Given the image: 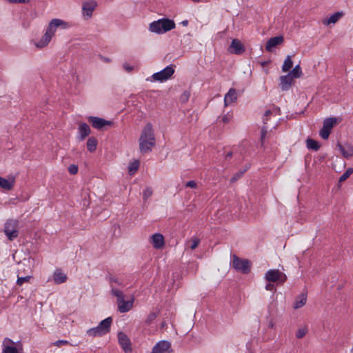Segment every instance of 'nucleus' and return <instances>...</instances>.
I'll return each mask as SVG.
<instances>
[{
	"label": "nucleus",
	"instance_id": "obj_1",
	"mask_svg": "<svg viewBox=\"0 0 353 353\" xmlns=\"http://www.w3.org/2000/svg\"><path fill=\"white\" fill-rule=\"evenodd\" d=\"M156 144L154 131L152 124L148 123L141 130L139 139L141 153L146 154L152 151Z\"/></svg>",
	"mask_w": 353,
	"mask_h": 353
},
{
	"label": "nucleus",
	"instance_id": "obj_2",
	"mask_svg": "<svg viewBox=\"0 0 353 353\" xmlns=\"http://www.w3.org/2000/svg\"><path fill=\"white\" fill-rule=\"evenodd\" d=\"M175 28L174 21L169 19H161L150 24L149 30L159 34H164Z\"/></svg>",
	"mask_w": 353,
	"mask_h": 353
},
{
	"label": "nucleus",
	"instance_id": "obj_3",
	"mask_svg": "<svg viewBox=\"0 0 353 353\" xmlns=\"http://www.w3.org/2000/svg\"><path fill=\"white\" fill-rule=\"evenodd\" d=\"M112 293L117 297V303L118 305V310L121 313H125L130 311L133 307L134 298L132 296L129 300H125L124 294L119 290L112 288Z\"/></svg>",
	"mask_w": 353,
	"mask_h": 353
},
{
	"label": "nucleus",
	"instance_id": "obj_4",
	"mask_svg": "<svg viewBox=\"0 0 353 353\" xmlns=\"http://www.w3.org/2000/svg\"><path fill=\"white\" fill-rule=\"evenodd\" d=\"M2 353H23V344L6 337L2 342Z\"/></svg>",
	"mask_w": 353,
	"mask_h": 353
},
{
	"label": "nucleus",
	"instance_id": "obj_5",
	"mask_svg": "<svg viewBox=\"0 0 353 353\" xmlns=\"http://www.w3.org/2000/svg\"><path fill=\"white\" fill-rule=\"evenodd\" d=\"M232 267L243 274H248L250 272V263L247 259H242L236 255L233 254L231 260Z\"/></svg>",
	"mask_w": 353,
	"mask_h": 353
},
{
	"label": "nucleus",
	"instance_id": "obj_6",
	"mask_svg": "<svg viewBox=\"0 0 353 353\" xmlns=\"http://www.w3.org/2000/svg\"><path fill=\"white\" fill-rule=\"evenodd\" d=\"M174 73V68L171 65H168L163 70L152 74L153 81L163 82L170 79Z\"/></svg>",
	"mask_w": 353,
	"mask_h": 353
},
{
	"label": "nucleus",
	"instance_id": "obj_7",
	"mask_svg": "<svg viewBox=\"0 0 353 353\" xmlns=\"http://www.w3.org/2000/svg\"><path fill=\"white\" fill-rule=\"evenodd\" d=\"M265 279L269 282H279L283 283L286 279V275L279 270H270L265 274Z\"/></svg>",
	"mask_w": 353,
	"mask_h": 353
},
{
	"label": "nucleus",
	"instance_id": "obj_8",
	"mask_svg": "<svg viewBox=\"0 0 353 353\" xmlns=\"http://www.w3.org/2000/svg\"><path fill=\"white\" fill-rule=\"evenodd\" d=\"M17 221L15 220H9L5 223L4 232L8 239L12 241L18 236Z\"/></svg>",
	"mask_w": 353,
	"mask_h": 353
},
{
	"label": "nucleus",
	"instance_id": "obj_9",
	"mask_svg": "<svg viewBox=\"0 0 353 353\" xmlns=\"http://www.w3.org/2000/svg\"><path fill=\"white\" fill-rule=\"evenodd\" d=\"M97 6V3L94 0L85 1L82 5V15L85 19L91 18L93 11Z\"/></svg>",
	"mask_w": 353,
	"mask_h": 353
},
{
	"label": "nucleus",
	"instance_id": "obj_10",
	"mask_svg": "<svg viewBox=\"0 0 353 353\" xmlns=\"http://www.w3.org/2000/svg\"><path fill=\"white\" fill-rule=\"evenodd\" d=\"M58 28L65 29L68 28V24L63 20L59 19H54L50 21L46 30L50 33L52 35L54 36Z\"/></svg>",
	"mask_w": 353,
	"mask_h": 353
},
{
	"label": "nucleus",
	"instance_id": "obj_11",
	"mask_svg": "<svg viewBox=\"0 0 353 353\" xmlns=\"http://www.w3.org/2000/svg\"><path fill=\"white\" fill-rule=\"evenodd\" d=\"M171 343L168 341H160L152 348L150 353H171Z\"/></svg>",
	"mask_w": 353,
	"mask_h": 353
},
{
	"label": "nucleus",
	"instance_id": "obj_12",
	"mask_svg": "<svg viewBox=\"0 0 353 353\" xmlns=\"http://www.w3.org/2000/svg\"><path fill=\"white\" fill-rule=\"evenodd\" d=\"M149 242L156 250L163 249L165 245L164 236L160 233H155L150 237Z\"/></svg>",
	"mask_w": 353,
	"mask_h": 353
},
{
	"label": "nucleus",
	"instance_id": "obj_13",
	"mask_svg": "<svg viewBox=\"0 0 353 353\" xmlns=\"http://www.w3.org/2000/svg\"><path fill=\"white\" fill-rule=\"evenodd\" d=\"M53 37V35L46 30L45 33L41 37V39L34 42V45L38 49H43L50 43Z\"/></svg>",
	"mask_w": 353,
	"mask_h": 353
},
{
	"label": "nucleus",
	"instance_id": "obj_14",
	"mask_svg": "<svg viewBox=\"0 0 353 353\" xmlns=\"http://www.w3.org/2000/svg\"><path fill=\"white\" fill-rule=\"evenodd\" d=\"M284 38L283 36H277L270 38L266 43L265 50L268 52H272L273 50L283 43Z\"/></svg>",
	"mask_w": 353,
	"mask_h": 353
},
{
	"label": "nucleus",
	"instance_id": "obj_15",
	"mask_svg": "<svg viewBox=\"0 0 353 353\" xmlns=\"http://www.w3.org/2000/svg\"><path fill=\"white\" fill-rule=\"evenodd\" d=\"M118 340L120 345L123 348L125 352L131 351L130 341L128 336L123 332H119L118 334Z\"/></svg>",
	"mask_w": 353,
	"mask_h": 353
},
{
	"label": "nucleus",
	"instance_id": "obj_16",
	"mask_svg": "<svg viewBox=\"0 0 353 353\" xmlns=\"http://www.w3.org/2000/svg\"><path fill=\"white\" fill-rule=\"evenodd\" d=\"M238 98V94L234 88H230L224 97V105L225 107L232 105Z\"/></svg>",
	"mask_w": 353,
	"mask_h": 353
},
{
	"label": "nucleus",
	"instance_id": "obj_17",
	"mask_svg": "<svg viewBox=\"0 0 353 353\" xmlns=\"http://www.w3.org/2000/svg\"><path fill=\"white\" fill-rule=\"evenodd\" d=\"M229 50L232 53L240 54L245 51V48L239 40L234 39L232 41Z\"/></svg>",
	"mask_w": 353,
	"mask_h": 353
},
{
	"label": "nucleus",
	"instance_id": "obj_18",
	"mask_svg": "<svg viewBox=\"0 0 353 353\" xmlns=\"http://www.w3.org/2000/svg\"><path fill=\"white\" fill-rule=\"evenodd\" d=\"M15 184V179L14 177H9L6 179L0 176V188L4 190H11Z\"/></svg>",
	"mask_w": 353,
	"mask_h": 353
},
{
	"label": "nucleus",
	"instance_id": "obj_19",
	"mask_svg": "<svg viewBox=\"0 0 353 353\" xmlns=\"http://www.w3.org/2000/svg\"><path fill=\"white\" fill-rule=\"evenodd\" d=\"M67 279V275L60 269H57L52 274V281L57 285L65 283Z\"/></svg>",
	"mask_w": 353,
	"mask_h": 353
},
{
	"label": "nucleus",
	"instance_id": "obj_20",
	"mask_svg": "<svg viewBox=\"0 0 353 353\" xmlns=\"http://www.w3.org/2000/svg\"><path fill=\"white\" fill-rule=\"evenodd\" d=\"M88 121L92 123V127L96 129H101L105 125L110 123L103 119L96 117H90Z\"/></svg>",
	"mask_w": 353,
	"mask_h": 353
},
{
	"label": "nucleus",
	"instance_id": "obj_21",
	"mask_svg": "<svg viewBox=\"0 0 353 353\" xmlns=\"http://www.w3.org/2000/svg\"><path fill=\"white\" fill-rule=\"evenodd\" d=\"M292 77L288 74L280 77V87L282 90H288L292 83Z\"/></svg>",
	"mask_w": 353,
	"mask_h": 353
},
{
	"label": "nucleus",
	"instance_id": "obj_22",
	"mask_svg": "<svg viewBox=\"0 0 353 353\" xmlns=\"http://www.w3.org/2000/svg\"><path fill=\"white\" fill-rule=\"evenodd\" d=\"M90 133V129L89 125L85 123H81L79 125V139L80 141L84 140V139L88 136Z\"/></svg>",
	"mask_w": 353,
	"mask_h": 353
},
{
	"label": "nucleus",
	"instance_id": "obj_23",
	"mask_svg": "<svg viewBox=\"0 0 353 353\" xmlns=\"http://www.w3.org/2000/svg\"><path fill=\"white\" fill-rule=\"evenodd\" d=\"M112 323V317H108L101 321V323L99 324L98 327H99L100 330L103 334H107L109 332L110 329V325Z\"/></svg>",
	"mask_w": 353,
	"mask_h": 353
},
{
	"label": "nucleus",
	"instance_id": "obj_24",
	"mask_svg": "<svg viewBox=\"0 0 353 353\" xmlns=\"http://www.w3.org/2000/svg\"><path fill=\"white\" fill-rule=\"evenodd\" d=\"M337 146L344 157L349 158L353 156V147L352 145L338 144Z\"/></svg>",
	"mask_w": 353,
	"mask_h": 353
},
{
	"label": "nucleus",
	"instance_id": "obj_25",
	"mask_svg": "<svg viewBox=\"0 0 353 353\" xmlns=\"http://www.w3.org/2000/svg\"><path fill=\"white\" fill-rule=\"evenodd\" d=\"M343 15V13L341 12H338L332 15H331L327 19H325L323 21L325 25H330L331 23H336Z\"/></svg>",
	"mask_w": 353,
	"mask_h": 353
},
{
	"label": "nucleus",
	"instance_id": "obj_26",
	"mask_svg": "<svg viewBox=\"0 0 353 353\" xmlns=\"http://www.w3.org/2000/svg\"><path fill=\"white\" fill-rule=\"evenodd\" d=\"M306 146L310 150L317 151L320 148L321 145L318 141L312 139H307L306 140Z\"/></svg>",
	"mask_w": 353,
	"mask_h": 353
},
{
	"label": "nucleus",
	"instance_id": "obj_27",
	"mask_svg": "<svg viewBox=\"0 0 353 353\" xmlns=\"http://www.w3.org/2000/svg\"><path fill=\"white\" fill-rule=\"evenodd\" d=\"M306 301H307L306 296L304 294H301L300 296H299L296 298V299L294 303V308L298 309V308L303 307L306 303Z\"/></svg>",
	"mask_w": 353,
	"mask_h": 353
},
{
	"label": "nucleus",
	"instance_id": "obj_28",
	"mask_svg": "<svg viewBox=\"0 0 353 353\" xmlns=\"http://www.w3.org/2000/svg\"><path fill=\"white\" fill-rule=\"evenodd\" d=\"M97 140L94 137H90L87 141V148L88 150L92 152H94L97 149Z\"/></svg>",
	"mask_w": 353,
	"mask_h": 353
},
{
	"label": "nucleus",
	"instance_id": "obj_29",
	"mask_svg": "<svg viewBox=\"0 0 353 353\" xmlns=\"http://www.w3.org/2000/svg\"><path fill=\"white\" fill-rule=\"evenodd\" d=\"M139 167V161L138 160H134L132 162L130 163L128 166V172L130 175L134 174L138 170Z\"/></svg>",
	"mask_w": 353,
	"mask_h": 353
},
{
	"label": "nucleus",
	"instance_id": "obj_30",
	"mask_svg": "<svg viewBox=\"0 0 353 353\" xmlns=\"http://www.w3.org/2000/svg\"><path fill=\"white\" fill-rule=\"evenodd\" d=\"M293 65L292 61V57L290 55L287 56L282 66V70L283 72H288Z\"/></svg>",
	"mask_w": 353,
	"mask_h": 353
},
{
	"label": "nucleus",
	"instance_id": "obj_31",
	"mask_svg": "<svg viewBox=\"0 0 353 353\" xmlns=\"http://www.w3.org/2000/svg\"><path fill=\"white\" fill-rule=\"evenodd\" d=\"M336 123V118H327L324 120L323 126L325 127V128H327L331 131L332 128L334 126Z\"/></svg>",
	"mask_w": 353,
	"mask_h": 353
},
{
	"label": "nucleus",
	"instance_id": "obj_32",
	"mask_svg": "<svg viewBox=\"0 0 353 353\" xmlns=\"http://www.w3.org/2000/svg\"><path fill=\"white\" fill-rule=\"evenodd\" d=\"M307 332L308 328L306 325L300 326L296 332V337L302 339L307 334Z\"/></svg>",
	"mask_w": 353,
	"mask_h": 353
},
{
	"label": "nucleus",
	"instance_id": "obj_33",
	"mask_svg": "<svg viewBox=\"0 0 353 353\" xmlns=\"http://www.w3.org/2000/svg\"><path fill=\"white\" fill-rule=\"evenodd\" d=\"M87 334L92 337L104 335L98 326L88 330Z\"/></svg>",
	"mask_w": 353,
	"mask_h": 353
},
{
	"label": "nucleus",
	"instance_id": "obj_34",
	"mask_svg": "<svg viewBox=\"0 0 353 353\" xmlns=\"http://www.w3.org/2000/svg\"><path fill=\"white\" fill-rule=\"evenodd\" d=\"M292 78H299L302 75V70L299 65H296L289 73Z\"/></svg>",
	"mask_w": 353,
	"mask_h": 353
},
{
	"label": "nucleus",
	"instance_id": "obj_35",
	"mask_svg": "<svg viewBox=\"0 0 353 353\" xmlns=\"http://www.w3.org/2000/svg\"><path fill=\"white\" fill-rule=\"evenodd\" d=\"M32 277V276L31 275H28V276H19L18 275L17 276V284L18 285H22L24 283L29 282Z\"/></svg>",
	"mask_w": 353,
	"mask_h": 353
},
{
	"label": "nucleus",
	"instance_id": "obj_36",
	"mask_svg": "<svg viewBox=\"0 0 353 353\" xmlns=\"http://www.w3.org/2000/svg\"><path fill=\"white\" fill-rule=\"evenodd\" d=\"M353 172V168H348L339 178V182L345 181Z\"/></svg>",
	"mask_w": 353,
	"mask_h": 353
},
{
	"label": "nucleus",
	"instance_id": "obj_37",
	"mask_svg": "<svg viewBox=\"0 0 353 353\" xmlns=\"http://www.w3.org/2000/svg\"><path fill=\"white\" fill-rule=\"evenodd\" d=\"M233 114L232 112H228L220 117V121L223 123H228L232 119Z\"/></svg>",
	"mask_w": 353,
	"mask_h": 353
},
{
	"label": "nucleus",
	"instance_id": "obj_38",
	"mask_svg": "<svg viewBox=\"0 0 353 353\" xmlns=\"http://www.w3.org/2000/svg\"><path fill=\"white\" fill-rule=\"evenodd\" d=\"M331 131L329 130L327 128H325V127L323 126V128H321V130H320V136L322 139H327L329 136H330V134Z\"/></svg>",
	"mask_w": 353,
	"mask_h": 353
},
{
	"label": "nucleus",
	"instance_id": "obj_39",
	"mask_svg": "<svg viewBox=\"0 0 353 353\" xmlns=\"http://www.w3.org/2000/svg\"><path fill=\"white\" fill-rule=\"evenodd\" d=\"M152 193H153V190L151 188H145V190H144L143 192V199L144 201H146L148 200L152 195Z\"/></svg>",
	"mask_w": 353,
	"mask_h": 353
},
{
	"label": "nucleus",
	"instance_id": "obj_40",
	"mask_svg": "<svg viewBox=\"0 0 353 353\" xmlns=\"http://www.w3.org/2000/svg\"><path fill=\"white\" fill-rule=\"evenodd\" d=\"M200 241L196 237H193L192 239L188 242L190 244V248L192 250H194L199 245Z\"/></svg>",
	"mask_w": 353,
	"mask_h": 353
},
{
	"label": "nucleus",
	"instance_id": "obj_41",
	"mask_svg": "<svg viewBox=\"0 0 353 353\" xmlns=\"http://www.w3.org/2000/svg\"><path fill=\"white\" fill-rule=\"evenodd\" d=\"M157 317V315L155 313H150L149 315H148L146 319H145V323L147 324H150Z\"/></svg>",
	"mask_w": 353,
	"mask_h": 353
},
{
	"label": "nucleus",
	"instance_id": "obj_42",
	"mask_svg": "<svg viewBox=\"0 0 353 353\" xmlns=\"http://www.w3.org/2000/svg\"><path fill=\"white\" fill-rule=\"evenodd\" d=\"M68 344H69V341H68L66 340H58L52 343L53 345L57 346V347H61V345H68Z\"/></svg>",
	"mask_w": 353,
	"mask_h": 353
},
{
	"label": "nucleus",
	"instance_id": "obj_43",
	"mask_svg": "<svg viewBox=\"0 0 353 353\" xmlns=\"http://www.w3.org/2000/svg\"><path fill=\"white\" fill-rule=\"evenodd\" d=\"M190 97V93L188 92H184L180 97V99L183 102H185Z\"/></svg>",
	"mask_w": 353,
	"mask_h": 353
},
{
	"label": "nucleus",
	"instance_id": "obj_44",
	"mask_svg": "<svg viewBox=\"0 0 353 353\" xmlns=\"http://www.w3.org/2000/svg\"><path fill=\"white\" fill-rule=\"evenodd\" d=\"M69 172L72 174H74L78 172V167L75 165H71L69 167Z\"/></svg>",
	"mask_w": 353,
	"mask_h": 353
},
{
	"label": "nucleus",
	"instance_id": "obj_45",
	"mask_svg": "<svg viewBox=\"0 0 353 353\" xmlns=\"http://www.w3.org/2000/svg\"><path fill=\"white\" fill-rule=\"evenodd\" d=\"M185 186L190 188H196L197 184L194 181H189L185 183Z\"/></svg>",
	"mask_w": 353,
	"mask_h": 353
},
{
	"label": "nucleus",
	"instance_id": "obj_46",
	"mask_svg": "<svg viewBox=\"0 0 353 353\" xmlns=\"http://www.w3.org/2000/svg\"><path fill=\"white\" fill-rule=\"evenodd\" d=\"M266 132H267V129H266L265 127H263L262 128V130H261V145H263V141H264V139H265V137Z\"/></svg>",
	"mask_w": 353,
	"mask_h": 353
},
{
	"label": "nucleus",
	"instance_id": "obj_47",
	"mask_svg": "<svg viewBox=\"0 0 353 353\" xmlns=\"http://www.w3.org/2000/svg\"><path fill=\"white\" fill-rule=\"evenodd\" d=\"M123 68L128 72H131L133 70V66L128 63H125L123 64Z\"/></svg>",
	"mask_w": 353,
	"mask_h": 353
},
{
	"label": "nucleus",
	"instance_id": "obj_48",
	"mask_svg": "<svg viewBox=\"0 0 353 353\" xmlns=\"http://www.w3.org/2000/svg\"><path fill=\"white\" fill-rule=\"evenodd\" d=\"M272 114V112L270 110H267L265 112L264 117L263 118V121L264 124H265L268 121V117L270 116Z\"/></svg>",
	"mask_w": 353,
	"mask_h": 353
},
{
	"label": "nucleus",
	"instance_id": "obj_49",
	"mask_svg": "<svg viewBox=\"0 0 353 353\" xmlns=\"http://www.w3.org/2000/svg\"><path fill=\"white\" fill-rule=\"evenodd\" d=\"M243 173H244V171H243V172H239V173L236 174H235V175H234V176L231 179V181H232V182H234V181H236L238 179H239V178L242 176V174H243Z\"/></svg>",
	"mask_w": 353,
	"mask_h": 353
},
{
	"label": "nucleus",
	"instance_id": "obj_50",
	"mask_svg": "<svg viewBox=\"0 0 353 353\" xmlns=\"http://www.w3.org/2000/svg\"><path fill=\"white\" fill-rule=\"evenodd\" d=\"M265 290H270V291L274 290V285L273 284H272V283H268L265 285Z\"/></svg>",
	"mask_w": 353,
	"mask_h": 353
},
{
	"label": "nucleus",
	"instance_id": "obj_51",
	"mask_svg": "<svg viewBox=\"0 0 353 353\" xmlns=\"http://www.w3.org/2000/svg\"><path fill=\"white\" fill-rule=\"evenodd\" d=\"M100 59L102 61H103L105 63H110L111 62V59L108 57H105L101 56Z\"/></svg>",
	"mask_w": 353,
	"mask_h": 353
},
{
	"label": "nucleus",
	"instance_id": "obj_52",
	"mask_svg": "<svg viewBox=\"0 0 353 353\" xmlns=\"http://www.w3.org/2000/svg\"><path fill=\"white\" fill-rule=\"evenodd\" d=\"M11 3H25L28 0H8Z\"/></svg>",
	"mask_w": 353,
	"mask_h": 353
},
{
	"label": "nucleus",
	"instance_id": "obj_53",
	"mask_svg": "<svg viewBox=\"0 0 353 353\" xmlns=\"http://www.w3.org/2000/svg\"><path fill=\"white\" fill-rule=\"evenodd\" d=\"M181 24H182L183 26H188V21H187V20L183 21L181 22Z\"/></svg>",
	"mask_w": 353,
	"mask_h": 353
},
{
	"label": "nucleus",
	"instance_id": "obj_54",
	"mask_svg": "<svg viewBox=\"0 0 353 353\" xmlns=\"http://www.w3.org/2000/svg\"><path fill=\"white\" fill-rule=\"evenodd\" d=\"M232 155V152H228L227 154H226V157L228 158V157H231Z\"/></svg>",
	"mask_w": 353,
	"mask_h": 353
},
{
	"label": "nucleus",
	"instance_id": "obj_55",
	"mask_svg": "<svg viewBox=\"0 0 353 353\" xmlns=\"http://www.w3.org/2000/svg\"><path fill=\"white\" fill-rule=\"evenodd\" d=\"M270 327H274V323H273L272 322H271V323H270Z\"/></svg>",
	"mask_w": 353,
	"mask_h": 353
},
{
	"label": "nucleus",
	"instance_id": "obj_56",
	"mask_svg": "<svg viewBox=\"0 0 353 353\" xmlns=\"http://www.w3.org/2000/svg\"><path fill=\"white\" fill-rule=\"evenodd\" d=\"M192 1H194V2H199L201 0H192Z\"/></svg>",
	"mask_w": 353,
	"mask_h": 353
},
{
	"label": "nucleus",
	"instance_id": "obj_57",
	"mask_svg": "<svg viewBox=\"0 0 353 353\" xmlns=\"http://www.w3.org/2000/svg\"><path fill=\"white\" fill-rule=\"evenodd\" d=\"M112 281L117 282V279H113Z\"/></svg>",
	"mask_w": 353,
	"mask_h": 353
}]
</instances>
